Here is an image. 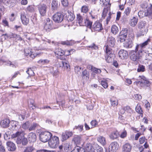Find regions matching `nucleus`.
Wrapping results in <instances>:
<instances>
[{
    "label": "nucleus",
    "instance_id": "f257e3e1",
    "mask_svg": "<svg viewBox=\"0 0 152 152\" xmlns=\"http://www.w3.org/2000/svg\"><path fill=\"white\" fill-rule=\"evenodd\" d=\"M48 142L49 146L51 148H56L59 144V139L58 137L54 136L51 137Z\"/></svg>",
    "mask_w": 152,
    "mask_h": 152
},
{
    "label": "nucleus",
    "instance_id": "f03ea898",
    "mask_svg": "<svg viewBox=\"0 0 152 152\" xmlns=\"http://www.w3.org/2000/svg\"><path fill=\"white\" fill-rule=\"evenodd\" d=\"M52 136V134L49 132H41L39 135L40 140L44 142H46L49 140Z\"/></svg>",
    "mask_w": 152,
    "mask_h": 152
},
{
    "label": "nucleus",
    "instance_id": "7ed1b4c3",
    "mask_svg": "<svg viewBox=\"0 0 152 152\" xmlns=\"http://www.w3.org/2000/svg\"><path fill=\"white\" fill-rule=\"evenodd\" d=\"M119 147L118 143L116 142H112L109 146L107 152H115L118 149Z\"/></svg>",
    "mask_w": 152,
    "mask_h": 152
},
{
    "label": "nucleus",
    "instance_id": "20e7f679",
    "mask_svg": "<svg viewBox=\"0 0 152 152\" xmlns=\"http://www.w3.org/2000/svg\"><path fill=\"white\" fill-rule=\"evenodd\" d=\"M103 29L102 24L99 21L95 22L93 25L92 31H99Z\"/></svg>",
    "mask_w": 152,
    "mask_h": 152
},
{
    "label": "nucleus",
    "instance_id": "39448f33",
    "mask_svg": "<svg viewBox=\"0 0 152 152\" xmlns=\"http://www.w3.org/2000/svg\"><path fill=\"white\" fill-rule=\"evenodd\" d=\"M62 13L64 15V16H65L67 18V19L68 21H72L75 18V16L72 13L70 14L68 11L67 10H63L62 11Z\"/></svg>",
    "mask_w": 152,
    "mask_h": 152
},
{
    "label": "nucleus",
    "instance_id": "423d86ee",
    "mask_svg": "<svg viewBox=\"0 0 152 152\" xmlns=\"http://www.w3.org/2000/svg\"><path fill=\"white\" fill-rule=\"evenodd\" d=\"M53 19L55 22L60 23L63 20V17L61 13H56L53 15Z\"/></svg>",
    "mask_w": 152,
    "mask_h": 152
},
{
    "label": "nucleus",
    "instance_id": "0eeeda50",
    "mask_svg": "<svg viewBox=\"0 0 152 152\" xmlns=\"http://www.w3.org/2000/svg\"><path fill=\"white\" fill-rule=\"evenodd\" d=\"M104 48L107 55V57H106V61L108 62H110V60L111 59V56L112 55L111 53H112L111 49L109 48L108 45L105 46Z\"/></svg>",
    "mask_w": 152,
    "mask_h": 152
},
{
    "label": "nucleus",
    "instance_id": "6e6552de",
    "mask_svg": "<svg viewBox=\"0 0 152 152\" xmlns=\"http://www.w3.org/2000/svg\"><path fill=\"white\" fill-rule=\"evenodd\" d=\"M20 18L22 23L25 25H27L29 23V19L26 17L24 12L20 13Z\"/></svg>",
    "mask_w": 152,
    "mask_h": 152
},
{
    "label": "nucleus",
    "instance_id": "1a4fd4ad",
    "mask_svg": "<svg viewBox=\"0 0 152 152\" xmlns=\"http://www.w3.org/2000/svg\"><path fill=\"white\" fill-rule=\"evenodd\" d=\"M47 6L44 4H42L39 6V10L40 14L42 16L45 15L46 12Z\"/></svg>",
    "mask_w": 152,
    "mask_h": 152
},
{
    "label": "nucleus",
    "instance_id": "9d476101",
    "mask_svg": "<svg viewBox=\"0 0 152 152\" xmlns=\"http://www.w3.org/2000/svg\"><path fill=\"white\" fill-rule=\"evenodd\" d=\"M146 25V23L145 21H141L138 23V28L141 30L142 29V32L140 36L144 35L146 33V31L145 30H144V31L143 30V29L144 28Z\"/></svg>",
    "mask_w": 152,
    "mask_h": 152
},
{
    "label": "nucleus",
    "instance_id": "9b49d317",
    "mask_svg": "<svg viewBox=\"0 0 152 152\" xmlns=\"http://www.w3.org/2000/svg\"><path fill=\"white\" fill-rule=\"evenodd\" d=\"M129 56L131 59L134 61H137L139 58V54L135 51H131L130 53Z\"/></svg>",
    "mask_w": 152,
    "mask_h": 152
},
{
    "label": "nucleus",
    "instance_id": "f8f14e48",
    "mask_svg": "<svg viewBox=\"0 0 152 152\" xmlns=\"http://www.w3.org/2000/svg\"><path fill=\"white\" fill-rule=\"evenodd\" d=\"M118 54L119 58L122 59H126L128 56V52L124 50H121Z\"/></svg>",
    "mask_w": 152,
    "mask_h": 152
},
{
    "label": "nucleus",
    "instance_id": "ddd939ff",
    "mask_svg": "<svg viewBox=\"0 0 152 152\" xmlns=\"http://www.w3.org/2000/svg\"><path fill=\"white\" fill-rule=\"evenodd\" d=\"M7 148L9 151H15L16 148L15 144L11 141H8L6 142Z\"/></svg>",
    "mask_w": 152,
    "mask_h": 152
},
{
    "label": "nucleus",
    "instance_id": "4468645a",
    "mask_svg": "<svg viewBox=\"0 0 152 152\" xmlns=\"http://www.w3.org/2000/svg\"><path fill=\"white\" fill-rule=\"evenodd\" d=\"M72 134V132L66 131L63 132L61 135L62 140L63 141L67 140L69 137H71Z\"/></svg>",
    "mask_w": 152,
    "mask_h": 152
},
{
    "label": "nucleus",
    "instance_id": "2eb2a0df",
    "mask_svg": "<svg viewBox=\"0 0 152 152\" xmlns=\"http://www.w3.org/2000/svg\"><path fill=\"white\" fill-rule=\"evenodd\" d=\"M132 146L129 143H126L122 147L123 152H130L132 150Z\"/></svg>",
    "mask_w": 152,
    "mask_h": 152
},
{
    "label": "nucleus",
    "instance_id": "dca6fc26",
    "mask_svg": "<svg viewBox=\"0 0 152 152\" xmlns=\"http://www.w3.org/2000/svg\"><path fill=\"white\" fill-rule=\"evenodd\" d=\"M24 53L25 55L26 56H29L30 57L32 58H34L38 55L35 53H33L31 51V50L28 49H25Z\"/></svg>",
    "mask_w": 152,
    "mask_h": 152
},
{
    "label": "nucleus",
    "instance_id": "f3484780",
    "mask_svg": "<svg viewBox=\"0 0 152 152\" xmlns=\"http://www.w3.org/2000/svg\"><path fill=\"white\" fill-rule=\"evenodd\" d=\"M28 140L31 143L35 142L36 140V135L33 132L30 133L28 136Z\"/></svg>",
    "mask_w": 152,
    "mask_h": 152
},
{
    "label": "nucleus",
    "instance_id": "a211bd4d",
    "mask_svg": "<svg viewBox=\"0 0 152 152\" xmlns=\"http://www.w3.org/2000/svg\"><path fill=\"white\" fill-rule=\"evenodd\" d=\"M115 38L112 36L108 37L107 40V44L111 47H113L115 45Z\"/></svg>",
    "mask_w": 152,
    "mask_h": 152
},
{
    "label": "nucleus",
    "instance_id": "6ab92c4d",
    "mask_svg": "<svg viewBox=\"0 0 152 152\" xmlns=\"http://www.w3.org/2000/svg\"><path fill=\"white\" fill-rule=\"evenodd\" d=\"M59 65L60 67H63L65 69H70V66L68 63V62L65 61H61L59 63Z\"/></svg>",
    "mask_w": 152,
    "mask_h": 152
},
{
    "label": "nucleus",
    "instance_id": "aec40b11",
    "mask_svg": "<svg viewBox=\"0 0 152 152\" xmlns=\"http://www.w3.org/2000/svg\"><path fill=\"white\" fill-rule=\"evenodd\" d=\"M135 110L136 111L140 114L137 117V119H138L140 118V117L142 118L143 117L142 111L140 105L137 104Z\"/></svg>",
    "mask_w": 152,
    "mask_h": 152
},
{
    "label": "nucleus",
    "instance_id": "412c9836",
    "mask_svg": "<svg viewBox=\"0 0 152 152\" xmlns=\"http://www.w3.org/2000/svg\"><path fill=\"white\" fill-rule=\"evenodd\" d=\"M10 121L9 119L6 118L1 121L0 124L3 128H7L8 127Z\"/></svg>",
    "mask_w": 152,
    "mask_h": 152
},
{
    "label": "nucleus",
    "instance_id": "4be33fe9",
    "mask_svg": "<svg viewBox=\"0 0 152 152\" xmlns=\"http://www.w3.org/2000/svg\"><path fill=\"white\" fill-rule=\"evenodd\" d=\"M52 10H56L58 6V2L57 1L53 0L52 2Z\"/></svg>",
    "mask_w": 152,
    "mask_h": 152
},
{
    "label": "nucleus",
    "instance_id": "5701e85b",
    "mask_svg": "<svg viewBox=\"0 0 152 152\" xmlns=\"http://www.w3.org/2000/svg\"><path fill=\"white\" fill-rule=\"evenodd\" d=\"M97 141L103 145L106 144V141L105 138L104 137L100 136L97 138Z\"/></svg>",
    "mask_w": 152,
    "mask_h": 152
},
{
    "label": "nucleus",
    "instance_id": "b1692460",
    "mask_svg": "<svg viewBox=\"0 0 152 152\" xmlns=\"http://www.w3.org/2000/svg\"><path fill=\"white\" fill-rule=\"evenodd\" d=\"M83 24V26H85L91 29H92V22L88 19H86L85 20Z\"/></svg>",
    "mask_w": 152,
    "mask_h": 152
},
{
    "label": "nucleus",
    "instance_id": "393cba45",
    "mask_svg": "<svg viewBox=\"0 0 152 152\" xmlns=\"http://www.w3.org/2000/svg\"><path fill=\"white\" fill-rule=\"evenodd\" d=\"M137 83L138 84H143L144 85H146L149 84V82L146 79L145 77H143L142 78V80L140 81H137Z\"/></svg>",
    "mask_w": 152,
    "mask_h": 152
},
{
    "label": "nucleus",
    "instance_id": "a878e982",
    "mask_svg": "<svg viewBox=\"0 0 152 152\" xmlns=\"http://www.w3.org/2000/svg\"><path fill=\"white\" fill-rule=\"evenodd\" d=\"M132 46V41H126L124 43V47L126 48H130Z\"/></svg>",
    "mask_w": 152,
    "mask_h": 152
},
{
    "label": "nucleus",
    "instance_id": "bb28decb",
    "mask_svg": "<svg viewBox=\"0 0 152 152\" xmlns=\"http://www.w3.org/2000/svg\"><path fill=\"white\" fill-rule=\"evenodd\" d=\"M138 22V19L135 17H133V18L131 19L130 21V25L133 27H134L136 25Z\"/></svg>",
    "mask_w": 152,
    "mask_h": 152
},
{
    "label": "nucleus",
    "instance_id": "cd10ccee",
    "mask_svg": "<svg viewBox=\"0 0 152 152\" xmlns=\"http://www.w3.org/2000/svg\"><path fill=\"white\" fill-rule=\"evenodd\" d=\"M77 20L80 26L84 25L83 18L80 14H77Z\"/></svg>",
    "mask_w": 152,
    "mask_h": 152
},
{
    "label": "nucleus",
    "instance_id": "c85d7f7f",
    "mask_svg": "<svg viewBox=\"0 0 152 152\" xmlns=\"http://www.w3.org/2000/svg\"><path fill=\"white\" fill-rule=\"evenodd\" d=\"M89 73L86 70L83 71L82 74V77L83 79L88 80L89 79Z\"/></svg>",
    "mask_w": 152,
    "mask_h": 152
},
{
    "label": "nucleus",
    "instance_id": "c756f323",
    "mask_svg": "<svg viewBox=\"0 0 152 152\" xmlns=\"http://www.w3.org/2000/svg\"><path fill=\"white\" fill-rule=\"evenodd\" d=\"M118 29L116 25H113L111 27V31L113 34H116L118 33Z\"/></svg>",
    "mask_w": 152,
    "mask_h": 152
},
{
    "label": "nucleus",
    "instance_id": "7c9ffc66",
    "mask_svg": "<svg viewBox=\"0 0 152 152\" xmlns=\"http://www.w3.org/2000/svg\"><path fill=\"white\" fill-rule=\"evenodd\" d=\"M73 141L76 144H79L81 141V138L80 136H76L74 137Z\"/></svg>",
    "mask_w": 152,
    "mask_h": 152
},
{
    "label": "nucleus",
    "instance_id": "2f4dec72",
    "mask_svg": "<svg viewBox=\"0 0 152 152\" xmlns=\"http://www.w3.org/2000/svg\"><path fill=\"white\" fill-rule=\"evenodd\" d=\"M85 148L86 150L89 152H92L93 151L94 148L90 143L86 144Z\"/></svg>",
    "mask_w": 152,
    "mask_h": 152
},
{
    "label": "nucleus",
    "instance_id": "473e14b6",
    "mask_svg": "<svg viewBox=\"0 0 152 152\" xmlns=\"http://www.w3.org/2000/svg\"><path fill=\"white\" fill-rule=\"evenodd\" d=\"M24 135V133L23 131L18 132L15 134H13L12 135V138H15L19 136H23Z\"/></svg>",
    "mask_w": 152,
    "mask_h": 152
},
{
    "label": "nucleus",
    "instance_id": "72a5a7b5",
    "mask_svg": "<svg viewBox=\"0 0 152 152\" xmlns=\"http://www.w3.org/2000/svg\"><path fill=\"white\" fill-rule=\"evenodd\" d=\"M55 53L56 55H57L58 56H61L64 55L65 53L63 50L58 49L55 50Z\"/></svg>",
    "mask_w": 152,
    "mask_h": 152
},
{
    "label": "nucleus",
    "instance_id": "f704fd0d",
    "mask_svg": "<svg viewBox=\"0 0 152 152\" xmlns=\"http://www.w3.org/2000/svg\"><path fill=\"white\" fill-rule=\"evenodd\" d=\"M118 133L117 132H114L111 134L110 135V137L111 139H114L118 137Z\"/></svg>",
    "mask_w": 152,
    "mask_h": 152
},
{
    "label": "nucleus",
    "instance_id": "c9c22d12",
    "mask_svg": "<svg viewBox=\"0 0 152 152\" xmlns=\"http://www.w3.org/2000/svg\"><path fill=\"white\" fill-rule=\"evenodd\" d=\"M89 68L90 69L92 70L93 72L96 74H99L101 72L100 69L95 67L93 68L92 66H90Z\"/></svg>",
    "mask_w": 152,
    "mask_h": 152
},
{
    "label": "nucleus",
    "instance_id": "e433bc0d",
    "mask_svg": "<svg viewBox=\"0 0 152 152\" xmlns=\"http://www.w3.org/2000/svg\"><path fill=\"white\" fill-rule=\"evenodd\" d=\"M50 61L48 59H40L38 61V63L42 64H46L49 63Z\"/></svg>",
    "mask_w": 152,
    "mask_h": 152
},
{
    "label": "nucleus",
    "instance_id": "4c0bfd02",
    "mask_svg": "<svg viewBox=\"0 0 152 152\" xmlns=\"http://www.w3.org/2000/svg\"><path fill=\"white\" fill-rule=\"evenodd\" d=\"M38 126V124L36 123H33L29 126L28 129L29 131L34 130L35 129L36 127Z\"/></svg>",
    "mask_w": 152,
    "mask_h": 152
},
{
    "label": "nucleus",
    "instance_id": "58836bf2",
    "mask_svg": "<svg viewBox=\"0 0 152 152\" xmlns=\"http://www.w3.org/2000/svg\"><path fill=\"white\" fill-rule=\"evenodd\" d=\"M108 10V8H106L104 9L102 12V17L104 18L106 16H107L108 15V13L109 12Z\"/></svg>",
    "mask_w": 152,
    "mask_h": 152
},
{
    "label": "nucleus",
    "instance_id": "ea45409f",
    "mask_svg": "<svg viewBox=\"0 0 152 152\" xmlns=\"http://www.w3.org/2000/svg\"><path fill=\"white\" fill-rule=\"evenodd\" d=\"M30 126V123L29 121H27L22 124V127L23 129H26L29 128Z\"/></svg>",
    "mask_w": 152,
    "mask_h": 152
},
{
    "label": "nucleus",
    "instance_id": "a19ab883",
    "mask_svg": "<svg viewBox=\"0 0 152 152\" xmlns=\"http://www.w3.org/2000/svg\"><path fill=\"white\" fill-rule=\"evenodd\" d=\"M111 105L113 107H115L118 104V101L116 99H110Z\"/></svg>",
    "mask_w": 152,
    "mask_h": 152
},
{
    "label": "nucleus",
    "instance_id": "79ce46f5",
    "mask_svg": "<svg viewBox=\"0 0 152 152\" xmlns=\"http://www.w3.org/2000/svg\"><path fill=\"white\" fill-rule=\"evenodd\" d=\"M141 45L140 44L139 45H137L136 47L135 48V51L136 52L137 51H138V53H142V51L143 50L142 49L143 48L142 47H141V48H140V47Z\"/></svg>",
    "mask_w": 152,
    "mask_h": 152
},
{
    "label": "nucleus",
    "instance_id": "37998d69",
    "mask_svg": "<svg viewBox=\"0 0 152 152\" xmlns=\"http://www.w3.org/2000/svg\"><path fill=\"white\" fill-rule=\"evenodd\" d=\"M147 141V140L144 136L141 137L139 139V142L140 144H143Z\"/></svg>",
    "mask_w": 152,
    "mask_h": 152
},
{
    "label": "nucleus",
    "instance_id": "c03bdc74",
    "mask_svg": "<svg viewBox=\"0 0 152 152\" xmlns=\"http://www.w3.org/2000/svg\"><path fill=\"white\" fill-rule=\"evenodd\" d=\"M120 34L127 37V30L126 28H124L121 31Z\"/></svg>",
    "mask_w": 152,
    "mask_h": 152
},
{
    "label": "nucleus",
    "instance_id": "a18cd8bd",
    "mask_svg": "<svg viewBox=\"0 0 152 152\" xmlns=\"http://www.w3.org/2000/svg\"><path fill=\"white\" fill-rule=\"evenodd\" d=\"M88 7L86 5H84L83 6L81 7V10L83 12L86 13L88 11Z\"/></svg>",
    "mask_w": 152,
    "mask_h": 152
},
{
    "label": "nucleus",
    "instance_id": "49530a36",
    "mask_svg": "<svg viewBox=\"0 0 152 152\" xmlns=\"http://www.w3.org/2000/svg\"><path fill=\"white\" fill-rule=\"evenodd\" d=\"M89 14L92 19H94L96 17L97 13L94 10H92Z\"/></svg>",
    "mask_w": 152,
    "mask_h": 152
},
{
    "label": "nucleus",
    "instance_id": "de8ad7c7",
    "mask_svg": "<svg viewBox=\"0 0 152 152\" xmlns=\"http://www.w3.org/2000/svg\"><path fill=\"white\" fill-rule=\"evenodd\" d=\"M126 37L120 34L118 37V41L120 42H123L124 41Z\"/></svg>",
    "mask_w": 152,
    "mask_h": 152
},
{
    "label": "nucleus",
    "instance_id": "09e8293b",
    "mask_svg": "<svg viewBox=\"0 0 152 152\" xmlns=\"http://www.w3.org/2000/svg\"><path fill=\"white\" fill-rule=\"evenodd\" d=\"M107 80H103L101 81V84L104 88H106L108 87Z\"/></svg>",
    "mask_w": 152,
    "mask_h": 152
},
{
    "label": "nucleus",
    "instance_id": "8fccbe9b",
    "mask_svg": "<svg viewBox=\"0 0 152 152\" xmlns=\"http://www.w3.org/2000/svg\"><path fill=\"white\" fill-rule=\"evenodd\" d=\"M26 11L29 12H32L34 10V7L32 5H29L26 8Z\"/></svg>",
    "mask_w": 152,
    "mask_h": 152
},
{
    "label": "nucleus",
    "instance_id": "3c124183",
    "mask_svg": "<svg viewBox=\"0 0 152 152\" xmlns=\"http://www.w3.org/2000/svg\"><path fill=\"white\" fill-rule=\"evenodd\" d=\"M26 72L30 76H34V75L33 70L31 68L28 69V70L26 71Z\"/></svg>",
    "mask_w": 152,
    "mask_h": 152
},
{
    "label": "nucleus",
    "instance_id": "603ef678",
    "mask_svg": "<svg viewBox=\"0 0 152 152\" xmlns=\"http://www.w3.org/2000/svg\"><path fill=\"white\" fill-rule=\"evenodd\" d=\"M45 24L48 25H49L52 26L53 23L52 20H50L49 18L46 19V21H45Z\"/></svg>",
    "mask_w": 152,
    "mask_h": 152
},
{
    "label": "nucleus",
    "instance_id": "864d4df0",
    "mask_svg": "<svg viewBox=\"0 0 152 152\" xmlns=\"http://www.w3.org/2000/svg\"><path fill=\"white\" fill-rule=\"evenodd\" d=\"M150 39H148L146 41L144 42L143 43L140 44L141 46L140 47V48H141V47H142L143 48H144L148 44V42H150Z\"/></svg>",
    "mask_w": 152,
    "mask_h": 152
},
{
    "label": "nucleus",
    "instance_id": "5fc2aeb1",
    "mask_svg": "<svg viewBox=\"0 0 152 152\" xmlns=\"http://www.w3.org/2000/svg\"><path fill=\"white\" fill-rule=\"evenodd\" d=\"M44 28L47 31H49L52 28V27L48 25L45 24L44 26Z\"/></svg>",
    "mask_w": 152,
    "mask_h": 152
},
{
    "label": "nucleus",
    "instance_id": "6e6d98bb",
    "mask_svg": "<svg viewBox=\"0 0 152 152\" xmlns=\"http://www.w3.org/2000/svg\"><path fill=\"white\" fill-rule=\"evenodd\" d=\"M131 11V8L129 7H127L125 9L124 11V15L127 16L129 14Z\"/></svg>",
    "mask_w": 152,
    "mask_h": 152
},
{
    "label": "nucleus",
    "instance_id": "4d7b16f0",
    "mask_svg": "<svg viewBox=\"0 0 152 152\" xmlns=\"http://www.w3.org/2000/svg\"><path fill=\"white\" fill-rule=\"evenodd\" d=\"M145 71V66L142 65H140L137 69L138 72H144Z\"/></svg>",
    "mask_w": 152,
    "mask_h": 152
},
{
    "label": "nucleus",
    "instance_id": "13d9d810",
    "mask_svg": "<svg viewBox=\"0 0 152 152\" xmlns=\"http://www.w3.org/2000/svg\"><path fill=\"white\" fill-rule=\"evenodd\" d=\"M71 146L70 145V143L69 142L65 143L64 145V149L69 150L70 149Z\"/></svg>",
    "mask_w": 152,
    "mask_h": 152
},
{
    "label": "nucleus",
    "instance_id": "bf43d9fd",
    "mask_svg": "<svg viewBox=\"0 0 152 152\" xmlns=\"http://www.w3.org/2000/svg\"><path fill=\"white\" fill-rule=\"evenodd\" d=\"M63 5L64 7H67L68 5V2L67 0H61Z\"/></svg>",
    "mask_w": 152,
    "mask_h": 152
},
{
    "label": "nucleus",
    "instance_id": "052dcab7",
    "mask_svg": "<svg viewBox=\"0 0 152 152\" xmlns=\"http://www.w3.org/2000/svg\"><path fill=\"white\" fill-rule=\"evenodd\" d=\"M8 35L7 34H3L1 36V39L2 41L3 40H5L8 38Z\"/></svg>",
    "mask_w": 152,
    "mask_h": 152
},
{
    "label": "nucleus",
    "instance_id": "680f3d73",
    "mask_svg": "<svg viewBox=\"0 0 152 152\" xmlns=\"http://www.w3.org/2000/svg\"><path fill=\"white\" fill-rule=\"evenodd\" d=\"M61 43L64 45H72L70 42L68 41H62Z\"/></svg>",
    "mask_w": 152,
    "mask_h": 152
},
{
    "label": "nucleus",
    "instance_id": "e2e57ef3",
    "mask_svg": "<svg viewBox=\"0 0 152 152\" xmlns=\"http://www.w3.org/2000/svg\"><path fill=\"white\" fill-rule=\"evenodd\" d=\"M10 135L8 133H6L4 135V138L6 140H8L10 138Z\"/></svg>",
    "mask_w": 152,
    "mask_h": 152
},
{
    "label": "nucleus",
    "instance_id": "0e129e2a",
    "mask_svg": "<svg viewBox=\"0 0 152 152\" xmlns=\"http://www.w3.org/2000/svg\"><path fill=\"white\" fill-rule=\"evenodd\" d=\"M91 124L92 126V127H94L97 124V122L95 120H93L91 122Z\"/></svg>",
    "mask_w": 152,
    "mask_h": 152
},
{
    "label": "nucleus",
    "instance_id": "69168bd1",
    "mask_svg": "<svg viewBox=\"0 0 152 152\" xmlns=\"http://www.w3.org/2000/svg\"><path fill=\"white\" fill-rule=\"evenodd\" d=\"M127 135V132L126 130H124L122 132L120 135V137L122 138H124L126 137Z\"/></svg>",
    "mask_w": 152,
    "mask_h": 152
},
{
    "label": "nucleus",
    "instance_id": "338daca9",
    "mask_svg": "<svg viewBox=\"0 0 152 152\" xmlns=\"http://www.w3.org/2000/svg\"><path fill=\"white\" fill-rule=\"evenodd\" d=\"M96 150L97 151V152H103V149L102 148L99 146L98 145H97L96 146Z\"/></svg>",
    "mask_w": 152,
    "mask_h": 152
},
{
    "label": "nucleus",
    "instance_id": "774afa93",
    "mask_svg": "<svg viewBox=\"0 0 152 152\" xmlns=\"http://www.w3.org/2000/svg\"><path fill=\"white\" fill-rule=\"evenodd\" d=\"M134 97L136 100H139L142 99L141 96L140 95L138 94L135 95Z\"/></svg>",
    "mask_w": 152,
    "mask_h": 152
}]
</instances>
